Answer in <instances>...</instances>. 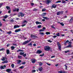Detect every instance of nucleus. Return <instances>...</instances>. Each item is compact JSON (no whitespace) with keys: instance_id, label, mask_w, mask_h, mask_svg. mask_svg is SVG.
I'll use <instances>...</instances> for the list:
<instances>
[{"instance_id":"6ab92c4d","label":"nucleus","mask_w":73,"mask_h":73,"mask_svg":"<svg viewBox=\"0 0 73 73\" xmlns=\"http://www.w3.org/2000/svg\"><path fill=\"white\" fill-rule=\"evenodd\" d=\"M6 52L7 54H9V53H10V52L9 51V50H7Z\"/></svg>"},{"instance_id":"39448f33","label":"nucleus","mask_w":73,"mask_h":73,"mask_svg":"<svg viewBox=\"0 0 73 73\" xmlns=\"http://www.w3.org/2000/svg\"><path fill=\"white\" fill-rule=\"evenodd\" d=\"M21 31V29H19L15 30V33H17V32H20Z\"/></svg>"},{"instance_id":"0e129e2a","label":"nucleus","mask_w":73,"mask_h":73,"mask_svg":"<svg viewBox=\"0 0 73 73\" xmlns=\"http://www.w3.org/2000/svg\"><path fill=\"white\" fill-rule=\"evenodd\" d=\"M43 30H45L46 28L45 27H43L42 28Z\"/></svg>"},{"instance_id":"864d4df0","label":"nucleus","mask_w":73,"mask_h":73,"mask_svg":"<svg viewBox=\"0 0 73 73\" xmlns=\"http://www.w3.org/2000/svg\"><path fill=\"white\" fill-rule=\"evenodd\" d=\"M51 27L53 29H55L56 28L54 27V26H51Z\"/></svg>"},{"instance_id":"603ef678","label":"nucleus","mask_w":73,"mask_h":73,"mask_svg":"<svg viewBox=\"0 0 73 73\" xmlns=\"http://www.w3.org/2000/svg\"><path fill=\"white\" fill-rule=\"evenodd\" d=\"M26 56H27V54H24L23 55V56H24V57H26Z\"/></svg>"},{"instance_id":"423d86ee","label":"nucleus","mask_w":73,"mask_h":73,"mask_svg":"<svg viewBox=\"0 0 73 73\" xmlns=\"http://www.w3.org/2000/svg\"><path fill=\"white\" fill-rule=\"evenodd\" d=\"M12 70L11 69H7L6 70V72H8V73H10L11 72V71Z\"/></svg>"},{"instance_id":"7c9ffc66","label":"nucleus","mask_w":73,"mask_h":73,"mask_svg":"<svg viewBox=\"0 0 73 73\" xmlns=\"http://www.w3.org/2000/svg\"><path fill=\"white\" fill-rule=\"evenodd\" d=\"M24 54V52H20V55H23Z\"/></svg>"},{"instance_id":"3c124183","label":"nucleus","mask_w":73,"mask_h":73,"mask_svg":"<svg viewBox=\"0 0 73 73\" xmlns=\"http://www.w3.org/2000/svg\"><path fill=\"white\" fill-rule=\"evenodd\" d=\"M47 41L49 42H52V41H51L50 40H48Z\"/></svg>"},{"instance_id":"9b49d317","label":"nucleus","mask_w":73,"mask_h":73,"mask_svg":"<svg viewBox=\"0 0 73 73\" xmlns=\"http://www.w3.org/2000/svg\"><path fill=\"white\" fill-rule=\"evenodd\" d=\"M42 52V51L40 50H38L36 52L37 53H38V54H40Z\"/></svg>"},{"instance_id":"c9c22d12","label":"nucleus","mask_w":73,"mask_h":73,"mask_svg":"<svg viewBox=\"0 0 73 73\" xmlns=\"http://www.w3.org/2000/svg\"><path fill=\"white\" fill-rule=\"evenodd\" d=\"M21 62V60H19L18 61V64H20Z\"/></svg>"},{"instance_id":"473e14b6","label":"nucleus","mask_w":73,"mask_h":73,"mask_svg":"<svg viewBox=\"0 0 73 73\" xmlns=\"http://www.w3.org/2000/svg\"><path fill=\"white\" fill-rule=\"evenodd\" d=\"M31 72L32 73H35L36 72V70H33Z\"/></svg>"},{"instance_id":"e433bc0d","label":"nucleus","mask_w":73,"mask_h":73,"mask_svg":"<svg viewBox=\"0 0 73 73\" xmlns=\"http://www.w3.org/2000/svg\"><path fill=\"white\" fill-rule=\"evenodd\" d=\"M46 11V9H43L42 10V12H45V11Z\"/></svg>"},{"instance_id":"052dcab7","label":"nucleus","mask_w":73,"mask_h":73,"mask_svg":"<svg viewBox=\"0 0 73 73\" xmlns=\"http://www.w3.org/2000/svg\"><path fill=\"white\" fill-rule=\"evenodd\" d=\"M62 3L63 4L64 3H66V1H62Z\"/></svg>"},{"instance_id":"c85d7f7f","label":"nucleus","mask_w":73,"mask_h":73,"mask_svg":"<svg viewBox=\"0 0 73 73\" xmlns=\"http://www.w3.org/2000/svg\"><path fill=\"white\" fill-rule=\"evenodd\" d=\"M11 66L12 68H13L15 67V65H14L13 64H12L11 65Z\"/></svg>"},{"instance_id":"a19ab883","label":"nucleus","mask_w":73,"mask_h":73,"mask_svg":"<svg viewBox=\"0 0 73 73\" xmlns=\"http://www.w3.org/2000/svg\"><path fill=\"white\" fill-rule=\"evenodd\" d=\"M38 9H33V11H37Z\"/></svg>"},{"instance_id":"cd10ccee","label":"nucleus","mask_w":73,"mask_h":73,"mask_svg":"<svg viewBox=\"0 0 73 73\" xmlns=\"http://www.w3.org/2000/svg\"><path fill=\"white\" fill-rule=\"evenodd\" d=\"M0 69H4V66H1L0 67Z\"/></svg>"},{"instance_id":"bb28decb","label":"nucleus","mask_w":73,"mask_h":73,"mask_svg":"<svg viewBox=\"0 0 73 73\" xmlns=\"http://www.w3.org/2000/svg\"><path fill=\"white\" fill-rule=\"evenodd\" d=\"M5 58L4 57H2V58L1 59L2 61H5Z\"/></svg>"},{"instance_id":"37998d69","label":"nucleus","mask_w":73,"mask_h":73,"mask_svg":"<svg viewBox=\"0 0 73 73\" xmlns=\"http://www.w3.org/2000/svg\"><path fill=\"white\" fill-rule=\"evenodd\" d=\"M56 36H60V33H58L56 35Z\"/></svg>"},{"instance_id":"de8ad7c7","label":"nucleus","mask_w":73,"mask_h":73,"mask_svg":"<svg viewBox=\"0 0 73 73\" xmlns=\"http://www.w3.org/2000/svg\"><path fill=\"white\" fill-rule=\"evenodd\" d=\"M58 73H63V71H60L58 72Z\"/></svg>"},{"instance_id":"393cba45","label":"nucleus","mask_w":73,"mask_h":73,"mask_svg":"<svg viewBox=\"0 0 73 73\" xmlns=\"http://www.w3.org/2000/svg\"><path fill=\"white\" fill-rule=\"evenodd\" d=\"M61 12H58L57 13V15H60L61 14Z\"/></svg>"},{"instance_id":"09e8293b","label":"nucleus","mask_w":73,"mask_h":73,"mask_svg":"<svg viewBox=\"0 0 73 73\" xmlns=\"http://www.w3.org/2000/svg\"><path fill=\"white\" fill-rule=\"evenodd\" d=\"M20 69H23L24 68V66H21L20 67H19Z\"/></svg>"},{"instance_id":"8fccbe9b","label":"nucleus","mask_w":73,"mask_h":73,"mask_svg":"<svg viewBox=\"0 0 73 73\" xmlns=\"http://www.w3.org/2000/svg\"><path fill=\"white\" fill-rule=\"evenodd\" d=\"M32 42H31V43L28 44V45L29 46H32Z\"/></svg>"},{"instance_id":"72a5a7b5","label":"nucleus","mask_w":73,"mask_h":73,"mask_svg":"<svg viewBox=\"0 0 73 73\" xmlns=\"http://www.w3.org/2000/svg\"><path fill=\"white\" fill-rule=\"evenodd\" d=\"M39 63L40 66H42V62H39Z\"/></svg>"},{"instance_id":"f8f14e48","label":"nucleus","mask_w":73,"mask_h":73,"mask_svg":"<svg viewBox=\"0 0 73 73\" xmlns=\"http://www.w3.org/2000/svg\"><path fill=\"white\" fill-rule=\"evenodd\" d=\"M20 15L21 16V17H23L25 15L21 13H19Z\"/></svg>"},{"instance_id":"4d7b16f0","label":"nucleus","mask_w":73,"mask_h":73,"mask_svg":"<svg viewBox=\"0 0 73 73\" xmlns=\"http://www.w3.org/2000/svg\"><path fill=\"white\" fill-rule=\"evenodd\" d=\"M31 6H33L34 5V3H31Z\"/></svg>"},{"instance_id":"b1692460","label":"nucleus","mask_w":73,"mask_h":73,"mask_svg":"<svg viewBox=\"0 0 73 73\" xmlns=\"http://www.w3.org/2000/svg\"><path fill=\"white\" fill-rule=\"evenodd\" d=\"M43 18L44 19H46V20H49V18H48L47 17H43Z\"/></svg>"},{"instance_id":"a211bd4d","label":"nucleus","mask_w":73,"mask_h":73,"mask_svg":"<svg viewBox=\"0 0 73 73\" xmlns=\"http://www.w3.org/2000/svg\"><path fill=\"white\" fill-rule=\"evenodd\" d=\"M73 18H71V19L70 20L69 22L70 23H72L73 22Z\"/></svg>"},{"instance_id":"4be33fe9","label":"nucleus","mask_w":73,"mask_h":73,"mask_svg":"<svg viewBox=\"0 0 73 73\" xmlns=\"http://www.w3.org/2000/svg\"><path fill=\"white\" fill-rule=\"evenodd\" d=\"M7 34H8L9 35H11L12 33V31H10L9 32H7L6 33Z\"/></svg>"},{"instance_id":"680f3d73","label":"nucleus","mask_w":73,"mask_h":73,"mask_svg":"<svg viewBox=\"0 0 73 73\" xmlns=\"http://www.w3.org/2000/svg\"><path fill=\"white\" fill-rule=\"evenodd\" d=\"M11 9L9 10V11H8V13H11Z\"/></svg>"},{"instance_id":"338daca9","label":"nucleus","mask_w":73,"mask_h":73,"mask_svg":"<svg viewBox=\"0 0 73 73\" xmlns=\"http://www.w3.org/2000/svg\"><path fill=\"white\" fill-rule=\"evenodd\" d=\"M53 37L54 38H56L57 37V36H53Z\"/></svg>"},{"instance_id":"f704fd0d","label":"nucleus","mask_w":73,"mask_h":73,"mask_svg":"<svg viewBox=\"0 0 73 73\" xmlns=\"http://www.w3.org/2000/svg\"><path fill=\"white\" fill-rule=\"evenodd\" d=\"M8 61L7 60H5L4 62H2V63H7Z\"/></svg>"},{"instance_id":"5fc2aeb1","label":"nucleus","mask_w":73,"mask_h":73,"mask_svg":"<svg viewBox=\"0 0 73 73\" xmlns=\"http://www.w3.org/2000/svg\"><path fill=\"white\" fill-rule=\"evenodd\" d=\"M40 56L41 57H42V56H44V54H40Z\"/></svg>"},{"instance_id":"6e6d98bb","label":"nucleus","mask_w":73,"mask_h":73,"mask_svg":"<svg viewBox=\"0 0 73 73\" xmlns=\"http://www.w3.org/2000/svg\"><path fill=\"white\" fill-rule=\"evenodd\" d=\"M3 5V3H0V8H1V6Z\"/></svg>"},{"instance_id":"6e6552de","label":"nucleus","mask_w":73,"mask_h":73,"mask_svg":"<svg viewBox=\"0 0 73 73\" xmlns=\"http://www.w3.org/2000/svg\"><path fill=\"white\" fill-rule=\"evenodd\" d=\"M56 7H57V5H56L54 4L52 6V8H56Z\"/></svg>"},{"instance_id":"79ce46f5","label":"nucleus","mask_w":73,"mask_h":73,"mask_svg":"<svg viewBox=\"0 0 73 73\" xmlns=\"http://www.w3.org/2000/svg\"><path fill=\"white\" fill-rule=\"evenodd\" d=\"M39 32H44V31L42 29H40L39 30Z\"/></svg>"},{"instance_id":"4468645a","label":"nucleus","mask_w":73,"mask_h":73,"mask_svg":"<svg viewBox=\"0 0 73 73\" xmlns=\"http://www.w3.org/2000/svg\"><path fill=\"white\" fill-rule=\"evenodd\" d=\"M38 70L40 72H41L42 70V67H40L39 68Z\"/></svg>"},{"instance_id":"f257e3e1","label":"nucleus","mask_w":73,"mask_h":73,"mask_svg":"<svg viewBox=\"0 0 73 73\" xmlns=\"http://www.w3.org/2000/svg\"><path fill=\"white\" fill-rule=\"evenodd\" d=\"M57 44L58 46V48H59V50H61V44L60 43V42H57Z\"/></svg>"},{"instance_id":"7ed1b4c3","label":"nucleus","mask_w":73,"mask_h":73,"mask_svg":"<svg viewBox=\"0 0 73 73\" xmlns=\"http://www.w3.org/2000/svg\"><path fill=\"white\" fill-rule=\"evenodd\" d=\"M31 41V39H30L29 40L25 41L23 43V45H25V44H28V43L29 42Z\"/></svg>"},{"instance_id":"bf43d9fd","label":"nucleus","mask_w":73,"mask_h":73,"mask_svg":"<svg viewBox=\"0 0 73 73\" xmlns=\"http://www.w3.org/2000/svg\"><path fill=\"white\" fill-rule=\"evenodd\" d=\"M26 63V62H22V64H25Z\"/></svg>"},{"instance_id":"c756f323","label":"nucleus","mask_w":73,"mask_h":73,"mask_svg":"<svg viewBox=\"0 0 73 73\" xmlns=\"http://www.w3.org/2000/svg\"><path fill=\"white\" fill-rule=\"evenodd\" d=\"M5 50V48H2L1 49H0V51H2L3 50Z\"/></svg>"},{"instance_id":"2f4dec72","label":"nucleus","mask_w":73,"mask_h":73,"mask_svg":"<svg viewBox=\"0 0 73 73\" xmlns=\"http://www.w3.org/2000/svg\"><path fill=\"white\" fill-rule=\"evenodd\" d=\"M46 35H50V32H46Z\"/></svg>"},{"instance_id":"f03ea898","label":"nucleus","mask_w":73,"mask_h":73,"mask_svg":"<svg viewBox=\"0 0 73 73\" xmlns=\"http://www.w3.org/2000/svg\"><path fill=\"white\" fill-rule=\"evenodd\" d=\"M45 50L48 51L50 49V47L49 46H46L44 48Z\"/></svg>"},{"instance_id":"412c9836","label":"nucleus","mask_w":73,"mask_h":73,"mask_svg":"<svg viewBox=\"0 0 73 73\" xmlns=\"http://www.w3.org/2000/svg\"><path fill=\"white\" fill-rule=\"evenodd\" d=\"M15 47L14 46H11V50H14V49H15Z\"/></svg>"},{"instance_id":"58836bf2","label":"nucleus","mask_w":73,"mask_h":73,"mask_svg":"<svg viewBox=\"0 0 73 73\" xmlns=\"http://www.w3.org/2000/svg\"><path fill=\"white\" fill-rule=\"evenodd\" d=\"M46 13H44L42 14V15L43 16H45V15H46Z\"/></svg>"},{"instance_id":"c03bdc74","label":"nucleus","mask_w":73,"mask_h":73,"mask_svg":"<svg viewBox=\"0 0 73 73\" xmlns=\"http://www.w3.org/2000/svg\"><path fill=\"white\" fill-rule=\"evenodd\" d=\"M18 58H22V56H18Z\"/></svg>"},{"instance_id":"13d9d810","label":"nucleus","mask_w":73,"mask_h":73,"mask_svg":"<svg viewBox=\"0 0 73 73\" xmlns=\"http://www.w3.org/2000/svg\"><path fill=\"white\" fill-rule=\"evenodd\" d=\"M10 21H11V22H13L14 21H13V19H12L10 20Z\"/></svg>"},{"instance_id":"49530a36","label":"nucleus","mask_w":73,"mask_h":73,"mask_svg":"<svg viewBox=\"0 0 73 73\" xmlns=\"http://www.w3.org/2000/svg\"><path fill=\"white\" fill-rule=\"evenodd\" d=\"M37 27L38 28H41V25H38L37 26Z\"/></svg>"},{"instance_id":"774afa93","label":"nucleus","mask_w":73,"mask_h":73,"mask_svg":"<svg viewBox=\"0 0 73 73\" xmlns=\"http://www.w3.org/2000/svg\"><path fill=\"white\" fill-rule=\"evenodd\" d=\"M63 73H66L67 72H66V71H63Z\"/></svg>"},{"instance_id":"1a4fd4ad","label":"nucleus","mask_w":73,"mask_h":73,"mask_svg":"<svg viewBox=\"0 0 73 73\" xmlns=\"http://www.w3.org/2000/svg\"><path fill=\"white\" fill-rule=\"evenodd\" d=\"M36 60L34 59H32L31 60V61L32 63H35V62H36Z\"/></svg>"},{"instance_id":"f3484780","label":"nucleus","mask_w":73,"mask_h":73,"mask_svg":"<svg viewBox=\"0 0 73 73\" xmlns=\"http://www.w3.org/2000/svg\"><path fill=\"white\" fill-rule=\"evenodd\" d=\"M9 17V16L8 15H5V16H3V17H4V19H7V17Z\"/></svg>"},{"instance_id":"dca6fc26","label":"nucleus","mask_w":73,"mask_h":73,"mask_svg":"<svg viewBox=\"0 0 73 73\" xmlns=\"http://www.w3.org/2000/svg\"><path fill=\"white\" fill-rule=\"evenodd\" d=\"M40 35H42V36H44V35H45V33L43 32L40 33Z\"/></svg>"},{"instance_id":"e2e57ef3","label":"nucleus","mask_w":73,"mask_h":73,"mask_svg":"<svg viewBox=\"0 0 73 73\" xmlns=\"http://www.w3.org/2000/svg\"><path fill=\"white\" fill-rule=\"evenodd\" d=\"M46 64H47L48 65H49V66H50V65H51V64H49L48 63H46Z\"/></svg>"},{"instance_id":"2eb2a0df","label":"nucleus","mask_w":73,"mask_h":73,"mask_svg":"<svg viewBox=\"0 0 73 73\" xmlns=\"http://www.w3.org/2000/svg\"><path fill=\"white\" fill-rule=\"evenodd\" d=\"M35 23H36V25H38V24H41V23L40 22L38 21L36 22Z\"/></svg>"},{"instance_id":"ddd939ff","label":"nucleus","mask_w":73,"mask_h":73,"mask_svg":"<svg viewBox=\"0 0 73 73\" xmlns=\"http://www.w3.org/2000/svg\"><path fill=\"white\" fill-rule=\"evenodd\" d=\"M19 26L18 25H15L14 26V28L15 29V28H19Z\"/></svg>"},{"instance_id":"20e7f679","label":"nucleus","mask_w":73,"mask_h":73,"mask_svg":"<svg viewBox=\"0 0 73 73\" xmlns=\"http://www.w3.org/2000/svg\"><path fill=\"white\" fill-rule=\"evenodd\" d=\"M24 23H25V24L22 25V27H24L26 25V24H27V21H26L25 20L23 22V24H24Z\"/></svg>"},{"instance_id":"a18cd8bd","label":"nucleus","mask_w":73,"mask_h":73,"mask_svg":"<svg viewBox=\"0 0 73 73\" xmlns=\"http://www.w3.org/2000/svg\"><path fill=\"white\" fill-rule=\"evenodd\" d=\"M60 23L61 25H62V26H64V24H63V23Z\"/></svg>"},{"instance_id":"4c0bfd02","label":"nucleus","mask_w":73,"mask_h":73,"mask_svg":"<svg viewBox=\"0 0 73 73\" xmlns=\"http://www.w3.org/2000/svg\"><path fill=\"white\" fill-rule=\"evenodd\" d=\"M61 1H57L55 2V3H61Z\"/></svg>"},{"instance_id":"ea45409f","label":"nucleus","mask_w":73,"mask_h":73,"mask_svg":"<svg viewBox=\"0 0 73 73\" xmlns=\"http://www.w3.org/2000/svg\"><path fill=\"white\" fill-rule=\"evenodd\" d=\"M72 46V45L70 44L68 46L67 48H69L70 47H71Z\"/></svg>"},{"instance_id":"9d476101","label":"nucleus","mask_w":73,"mask_h":73,"mask_svg":"<svg viewBox=\"0 0 73 73\" xmlns=\"http://www.w3.org/2000/svg\"><path fill=\"white\" fill-rule=\"evenodd\" d=\"M46 3L47 4H48L49 3H50V2H51V1L47 0V1H46Z\"/></svg>"},{"instance_id":"5701e85b","label":"nucleus","mask_w":73,"mask_h":73,"mask_svg":"<svg viewBox=\"0 0 73 73\" xmlns=\"http://www.w3.org/2000/svg\"><path fill=\"white\" fill-rule=\"evenodd\" d=\"M33 37H35V38H38L37 36H33V35H31V37H33Z\"/></svg>"},{"instance_id":"a878e982","label":"nucleus","mask_w":73,"mask_h":73,"mask_svg":"<svg viewBox=\"0 0 73 73\" xmlns=\"http://www.w3.org/2000/svg\"><path fill=\"white\" fill-rule=\"evenodd\" d=\"M23 52V50H21L20 49H19L17 51V52Z\"/></svg>"},{"instance_id":"69168bd1","label":"nucleus","mask_w":73,"mask_h":73,"mask_svg":"<svg viewBox=\"0 0 73 73\" xmlns=\"http://www.w3.org/2000/svg\"><path fill=\"white\" fill-rule=\"evenodd\" d=\"M10 45V44H9L7 45V47H8V46H9Z\"/></svg>"},{"instance_id":"aec40b11","label":"nucleus","mask_w":73,"mask_h":73,"mask_svg":"<svg viewBox=\"0 0 73 73\" xmlns=\"http://www.w3.org/2000/svg\"><path fill=\"white\" fill-rule=\"evenodd\" d=\"M6 9L7 10H10L11 9L10 8V7L9 6H7L6 7Z\"/></svg>"},{"instance_id":"0eeeda50","label":"nucleus","mask_w":73,"mask_h":73,"mask_svg":"<svg viewBox=\"0 0 73 73\" xmlns=\"http://www.w3.org/2000/svg\"><path fill=\"white\" fill-rule=\"evenodd\" d=\"M19 11V9H16L15 8L13 10V12H16V11H17L18 12Z\"/></svg>"}]
</instances>
